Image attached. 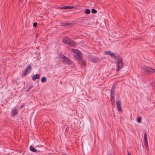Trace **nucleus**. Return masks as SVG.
<instances>
[{"label": "nucleus", "instance_id": "obj_1", "mask_svg": "<svg viewBox=\"0 0 155 155\" xmlns=\"http://www.w3.org/2000/svg\"><path fill=\"white\" fill-rule=\"evenodd\" d=\"M144 71H146L149 73H155V70L152 68L144 66L142 68Z\"/></svg>", "mask_w": 155, "mask_h": 155}, {"label": "nucleus", "instance_id": "obj_2", "mask_svg": "<svg viewBox=\"0 0 155 155\" xmlns=\"http://www.w3.org/2000/svg\"><path fill=\"white\" fill-rule=\"evenodd\" d=\"M123 64L122 60L120 58L117 59V70L119 71L122 68Z\"/></svg>", "mask_w": 155, "mask_h": 155}, {"label": "nucleus", "instance_id": "obj_3", "mask_svg": "<svg viewBox=\"0 0 155 155\" xmlns=\"http://www.w3.org/2000/svg\"><path fill=\"white\" fill-rule=\"evenodd\" d=\"M72 51L74 53L76 54L77 55H75V56H77V58L80 59H81V54L79 50L76 49H72Z\"/></svg>", "mask_w": 155, "mask_h": 155}, {"label": "nucleus", "instance_id": "obj_4", "mask_svg": "<svg viewBox=\"0 0 155 155\" xmlns=\"http://www.w3.org/2000/svg\"><path fill=\"white\" fill-rule=\"evenodd\" d=\"M62 41L65 44L70 45L72 46L74 45V44L73 42L69 38H65Z\"/></svg>", "mask_w": 155, "mask_h": 155}, {"label": "nucleus", "instance_id": "obj_5", "mask_svg": "<svg viewBox=\"0 0 155 155\" xmlns=\"http://www.w3.org/2000/svg\"><path fill=\"white\" fill-rule=\"evenodd\" d=\"M63 58V61L65 64H70L71 63L72 61H71L68 58H66L64 55H62V56L61 57Z\"/></svg>", "mask_w": 155, "mask_h": 155}, {"label": "nucleus", "instance_id": "obj_6", "mask_svg": "<svg viewBox=\"0 0 155 155\" xmlns=\"http://www.w3.org/2000/svg\"><path fill=\"white\" fill-rule=\"evenodd\" d=\"M89 58L91 61L94 63L99 62L101 61L100 59H99L96 57L90 56Z\"/></svg>", "mask_w": 155, "mask_h": 155}, {"label": "nucleus", "instance_id": "obj_7", "mask_svg": "<svg viewBox=\"0 0 155 155\" xmlns=\"http://www.w3.org/2000/svg\"><path fill=\"white\" fill-rule=\"evenodd\" d=\"M104 54L106 55H109L110 57H114V58H116V57L115 55L113 53L111 52L110 51H104Z\"/></svg>", "mask_w": 155, "mask_h": 155}, {"label": "nucleus", "instance_id": "obj_8", "mask_svg": "<svg viewBox=\"0 0 155 155\" xmlns=\"http://www.w3.org/2000/svg\"><path fill=\"white\" fill-rule=\"evenodd\" d=\"M31 68V67L30 66H28L25 70L24 73V74L25 75H26L29 73L30 71Z\"/></svg>", "mask_w": 155, "mask_h": 155}, {"label": "nucleus", "instance_id": "obj_9", "mask_svg": "<svg viewBox=\"0 0 155 155\" xmlns=\"http://www.w3.org/2000/svg\"><path fill=\"white\" fill-rule=\"evenodd\" d=\"M116 104L118 110L120 111H121V107L120 102L119 101H117L116 102Z\"/></svg>", "mask_w": 155, "mask_h": 155}, {"label": "nucleus", "instance_id": "obj_10", "mask_svg": "<svg viewBox=\"0 0 155 155\" xmlns=\"http://www.w3.org/2000/svg\"><path fill=\"white\" fill-rule=\"evenodd\" d=\"M74 6H65L61 7H60V8L61 9H71L72 8H74Z\"/></svg>", "mask_w": 155, "mask_h": 155}, {"label": "nucleus", "instance_id": "obj_11", "mask_svg": "<svg viewBox=\"0 0 155 155\" xmlns=\"http://www.w3.org/2000/svg\"><path fill=\"white\" fill-rule=\"evenodd\" d=\"M114 87H115L114 84L112 85V89L111 90V93H110L111 100H112V101L113 103H114V101H113V95H114V94H113V90L114 88Z\"/></svg>", "mask_w": 155, "mask_h": 155}, {"label": "nucleus", "instance_id": "obj_12", "mask_svg": "<svg viewBox=\"0 0 155 155\" xmlns=\"http://www.w3.org/2000/svg\"><path fill=\"white\" fill-rule=\"evenodd\" d=\"M40 75L39 74H35L32 77V79L35 81L36 79H38L40 78Z\"/></svg>", "mask_w": 155, "mask_h": 155}, {"label": "nucleus", "instance_id": "obj_13", "mask_svg": "<svg viewBox=\"0 0 155 155\" xmlns=\"http://www.w3.org/2000/svg\"><path fill=\"white\" fill-rule=\"evenodd\" d=\"M30 149L31 151L34 152H37V150L32 146H31L30 147Z\"/></svg>", "mask_w": 155, "mask_h": 155}, {"label": "nucleus", "instance_id": "obj_14", "mask_svg": "<svg viewBox=\"0 0 155 155\" xmlns=\"http://www.w3.org/2000/svg\"><path fill=\"white\" fill-rule=\"evenodd\" d=\"M84 13L86 14H89L91 13V10L89 8H86L84 10Z\"/></svg>", "mask_w": 155, "mask_h": 155}, {"label": "nucleus", "instance_id": "obj_15", "mask_svg": "<svg viewBox=\"0 0 155 155\" xmlns=\"http://www.w3.org/2000/svg\"><path fill=\"white\" fill-rule=\"evenodd\" d=\"M12 113L14 115H15L16 114L18 113V111H17L16 109L14 108L12 110Z\"/></svg>", "mask_w": 155, "mask_h": 155}, {"label": "nucleus", "instance_id": "obj_16", "mask_svg": "<svg viewBox=\"0 0 155 155\" xmlns=\"http://www.w3.org/2000/svg\"><path fill=\"white\" fill-rule=\"evenodd\" d=\"M46 79L45 77H43L41 80V81L42 83L45 82L46 81Z\"/></svg>", "mask_w": 155, "mask_h": 155}, {"label": "nucleus", "instance_id": "obj_17", "mask_svg": "<svg viewBox=\"0 0 155 155\" xmlns=\"http://www.w3.org/2000/svg\"><path fill=\"white\" fill-rule=\"evenodd\" d=\"M91 12L93 13H97V11L94 9H92L91 10Z\"/></svg>", "mask_w": 155, "mask_h": 155}, {"label": "nucleus", "instance_id": "obj_18", "mask_svg": "<svg viewBox=\"0 0 155 155\" xmlns=\"http://www.w3.org/2000/svg\"><path fill=\"white\" fill-rule=\"evenodd\" d=\"M143 143L144 144L146 145L147 147L148 146V142L147 141V140H144Z\"/></svg>", "mask_w": 155, "mask_h": 155}, {"label": "nucleus", "instance_id": "obj_19", "mask_svg": "<svg viewBox=\"0 0 155 155\" xmlns=\"http://www.w3.org/2000/svg\"><path fill=\"white\" fill-rule=\"evenodd\" d=\"M141 121V119L140 118H138L137 119V121L139 123H140Z\"/></svg>", "mask_w": 155, "mask_h": 155}, {"label": "nucleus", "instance_id": "obj_20", "mask_svg": "<svg viewBox=\"0 0 155 155\" xmlns=\"http://www.w3.org/2000/svg\"><path fill=\"white\" fill-rule=\"evenodd\" d=\"M144 140H147V134H146L145 133L144 136Z\"/></svg>", "mask_w": 155, "mask_h": 155}, {"label": "nucleus", "instance_id": "obj_21", "mask_svg": "<svg viewBox=\"0 0 155 155\" xmlns=\"http://www.w3.org/2000/svg\"><path fill=\"white\" fill-rule=\"evenodd\" d=\"M37 23L36 22H35L33 24V26L34 27H36L37 26Z\"/></svg>", "mask_w": 155, "mask_h": 155}, {"label": "nucleus", "instance_id": "obj_22", "mask_svg": "<svg viewBox=\"0 0 155 155\" xmlns=\"http://www.w3.org/2000/svg\"><path fill=\"white\" fill-rule=\"evenodd\" d=\"M127 155H131V154L130 153H128Z\"/></svg>", "mask_w": 155, "mask_h": 155}]
</instances>
